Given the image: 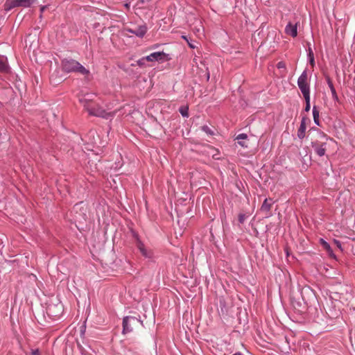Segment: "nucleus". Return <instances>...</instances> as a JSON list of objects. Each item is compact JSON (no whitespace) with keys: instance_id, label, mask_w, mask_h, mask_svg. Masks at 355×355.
Instances as JSON below:
<instances>
[{"instance_id":"f257e3e1","label":"nucleus","mask_w":355,"mask_h":355,"mask_svg":"<svg viewBox=\"0 0 355 355\" xmlns=\"http://www.w3.org/2000/svg\"><path fill=\"white\" fill-rule=\"evenodd\" d=\"M80 101L83 103L85 110L89 115L103 118H107L110 116V114L107 113L104 110H103L102 107H100L98 103L91 99L84 98L80 99Z\"/></svg>"},{"instance_id":"f03ea898","label":"nucleus","mask_w":355,"mask_h":355,"mask_svg":"<svg viewBox=\"0 0 355 355\" xmlns=\"http://www.w3.org/2000/svg\"><path fill=\"white\" fill-rule=\"evenodd\" d=\"M61 66L62 70L67 73L76 72L83 75H88L89 73L88 69H86L80 62L73 59L62 60Z\"/></svg>"},{"instance_id":"7ed1b4c3","label":"nucleus","mask_w":355,"mask_h":355,"mask_svg":"<svg viewBox=\"0 0 355 355\" xmlns=\"http://www.w3.org/2000/svg\"><path fill=\"white\" fill-rule=\"evenodd\" d=\"M327 140L328 137L324 132H318L317 139L312 141V146L318 156L322 157L325 155Z\"/></svg>"},{"instance_id":"20e7f679","label":"nucleus","mask_w":355,"mask_h":355,"mask_svg":"<svg viewBox=\"0 0 355 355\" xmlns=\"http://www.w3.org/2000/svg\"><path fill=\"white\" fill-rule=\"evenodd\" d=\"M36 0H7L4 3L5 10H10L15 8H29Z\"/></svg>"},{"instance_id":"39448f33","label":"nucleus","mask_w":355,"mask_h":355,"mask_svg":"<svg viewBox=\"0 0 355 355\" xmlns=\"http://www.w3.org/2000/svg\"><path fill=\"white\" fill-rule=\"evenodd\" d=\"M297 84H298V87L302 92L303 96L310 95V87L308 83V73L306 71H304L298 77V82H297Z\"/></svg>"},{"instance_id":"423d86ee","label":"nucleus","mask_w":355,"mask_h":355,"mask_svg":"<svg viewBox=\"0 0 355 355\" xmlns=\"http://www.w3.org/2000/svg\"><path fill=\"white\" fill-rule=\"evenodd\" d=\"M141 324L140 320L135 317L128 316L123 320V334H127L132 331L133 327H137Z\"/></svg>"},{"instance_id":"0eeeda50","label":"nucleus","mask_w":355,"mask_h":355,"mask_svg":"<svg viewBox=\"0 0 355 355\" xmlns=\"http://www.w3.org/2000/svg\"><path fill=\"white\" fill-rule=\"evenodd\" d=\"M73 209L75 211V219L78 222H83L86 220L88 218L87 215V207L83 203L76 204L73 207Z\"/></svg>"},{"instance_id":"6e6552de","label":"nucleus","mask_w":355,"mask_h":355,"mask_svg":"<svg viewBox=\"0 0 355 355\" xmlns=\"http://www.w3.org/2000/svg\"><path fill=\"white\" fill-rule=\"evenodd\" d=\"M63 311V306L61 304H49L46 308V313L49 316L52 318H59L61 315Z\"/></svg>"},{"instance_id":"1a4fd4ad","label":"nucleus","mask_w":355,"mask_h":355,"mask_svg":"<svg viewBox=\"0 0 355 355\" xmlns=\"http://www.w3.org/2000/svg\"><path fill=\"white\" fill-rule=\"evenodd\" d=\"M285 33L293 37H295L297 36V24H293L289 22L284 30Z\"/></svg>"},{"instance_id":"9d476101","label":"nucleus","mask_w":355,"mask_h":355,"mask_svg":"<svg viewBox=\"0 0 355 355\" xmlns=\"http://www.w3.org/2000/svg\"><path fill=\"white\" fill-rule=\"evenodd\" d=\"M127 31L130 33L135 34V35L137 37H142L144 36L147 31V27L145 25H141L134 28H128Z\"/></svg>"},{"instance_id":"9b49d317","label":"nucleus","mask_w":355,"mask_h":355,"mask_svg":"<svg viewBox=\"0 0 355 355\" xmlns=\"http://www.w3.org/2000/svg\"><path fill=\"white\" fill-rule=\"evenodd\" d=\"M166 57V54L163 52H155L149 55L146 56V61L153 62L155 60H164Z\"/></svg>"},{"instance_id":"f8f14e48","label":"nucleus","mask_w":355,"mask_h":355,"mask_svg":"<svg viewBox=\"0 0 355 355\" xmlns=\"http://www.w3.org/2000/svg\"><path fill=\"white\" fill-rule=\"evenodd\" d=\"M306 129V127L305 118H303L301 121L300 125L298 129V137L300 139H302V138H304Z\"/></svg>"},{"instance_id":"ddd939ff","label":"nucleus","mask_w":355,"mask_h":355,"mask_svg":"<svg viewBox=\"0 0 355 355\" xmlns=\"http://www.w3.org/2000/svg\"><path fill=\"white\" fill-rule=\"evenodd\" d=\"M320 244L322 245L323 248L327 251V252L329 254V256H330L331 257H334L335 255H334V254L333 252V250H332L331 248L326 242L325 240H324L323 239H320Z\"/></svg>"},{"instance_id":"4468645a","label":"nucleus","mask_w":355,"mask_h":355,"mask_svg":"<svg viewBox=\"0 0 355 355\" xmlns=\"http://www.w3.org/2000/svg\"><path fill=\"white\" fill-rule=\"evenodd\" d=\"M272 204V200L270 199H266L261 207V211H270Z\"/></svg>"},{"instance_id":"2eb2a0df","label":"nucleus","mask_w":355,"mask_h":355,"mask_svg":"<svg viewBox=\"0 0 355 355\" xmlns=\"http://www.w3.org/2000/svg\"><path fill=\"white\" fill-rule=\"evenodd\" d=\"M319 116H320V112L319 111L317 110L316 107L315 106H313V121L315 122V123L318 125H320V120H319Z\"/></svg>"},{"instance_id":"dca6fc26","label":"nucleus","mask_w":355,"mask_h":355,"mask_svg":"<svg viewBox=\"0 0 355 355\" xmlns=\"http://www.w3.org/2000/svg\"><path fill=\"white\" fill-rule=\"evenodd\" d=\"M8 69V65L6 62V59L4 58H0V71L4 72Z\"/></svg>"},{"instance_id":"f3484780","label":"nucleus","mask_w":355,"mask_h":355,"mask_svg":"<svg viewBox=\"0 0 355 355\" xmlns=\"http://www.w3.org/2000/svg\"><path fill=\"white\" fill-rule=\"evenodd\" d=\"M137 246L144 256H145L146 257H147V256H148V253L147 250L145 249L144 243H142L141 241H138Z\"/></svg>"},{"instance_id":"a211bd4d","label":"nucleus","mask_w":355,"mask_h":355,"mask_svg":"<svg viewBox=\"0 0 355 355\" xmlns=\"http://www.w3.org/2000/svg\"><path fill=\"white\" fill-rule=\"evenodd\" d=\"M328 85H329V87L330 89H331L333 98H335V99H337L338 98V95H337L336 89L334 88L332 83L329 80H328Z\"/></svg>"},{"instance_id":"6ab92c4d","label":"nucleus","mask_w":355,"mask_h":355,"mask_svg":"<svg viewBox=\"0 0 355 355\" xmlns=\"http://www.w3.org/2000/svg\"><path fill=\"white\" fill-rule=\"evenodd\" d=\"M304 98L306 101V106H305L304 110H305V112H308L311 110V103H310L311 97H310V95H309V96H304Z\"/></svg>"},{"instance_id":"aec40b11","label":"nucleus","mask_w":355,"mask_h":355,"mask_svg":"<svg viewBox=\"0 0 355 355\" xmlns=\"http://www.w3.org/2000/svg\"><path fill=\"white\" fill-rule=\"evenodd\" d=\"M309 56L310 58L311 64L312 66H313V64H314V57H313V51L311 50V49H309Z\"/></svg>"},{"instance_id":"412c9836","label":"nucleus","mask_w":355,"mask_h":355,"mask_svg":"<svg viewBox=\"0 0 355 355\" xmlns=\"http://www.w3.org/2000/svg\"><path fill=\"white\" fill-rule=\"evenodd\" d=\"M248 138V135L245 133H241V134H239V135L236 136V139L237 141H239V140H246Z\"/></svg>"},{"instance_id":"4be33fe9","label":"nucleus","mask_w":355,"mask_h":355,"mask_svg":"<svg viewBox=\"0 0 355 355\" xmlns=\"http://www.w3.org/2000/svg\"><path fill=\"white\" fill-rule=\"evenodd\" d=\"M202 130L208 135H213V131L207 126H203Z\"/></svg>"},{"instance_id":"5701e85b","label":"nucleus","mask_w":355,"mask_h":355,"mask_svg":"<svg viewBox=\"0 0 355 355\" xmlns=\"http://www.w3.org/2000/svg\"><path fill=\"white\" fill-rule=\"evenodd\" d=\"M145 61H146V57H143L137 61V64L140 67L144 66Z\"/></svg>"},{"instance_id":"b1692460","label":"nucleus","mask_w":355,"mask_h":355,"mask_svg":"<svg viewBox=\"0 0 355 355\" xmlns=\"http://www.w3.org/2000/svg\"><path fill=\"white\" fill-rule=\"evenodd\" d=\"M180 113L183 116H188V110L187 108H181L180 110Z\"/></svg>"},{"instance_id":"393cba45","label":"nucleus","mask_w":355,"mask_h":355,"mask_svg":"<svg viewBox=\"0 0 355 355\" xmlns=\"http://www.w3.org/2000/svg\"><path fill=\"white\" fill-rule=\"evenodd\" d=\"M245 140H239L238 141V144L241 145L242 147H248V145L244 141Z\"/></svg>"},{"instance_id":"a878e982","label":"nucleus","mask_w":355,"mask_h":355,"mask_svg":"<svg viewBox=\"0 0 355 355\" xmlns=\"http://www.w3.org/2000/svg\"><path fill=\"white\" fill-rule=\"evenodd\" d=\"M277 67L279 69L285 68V64L283 61L279 62L277 64Z\"/></svg>"},{"instance_id":"bb28decb","label":"nucleus","mask_w":355,"mask_h":355,"mask_svg":"<svg viewBox=\"0 0 355 355\" xmlns=\"http://www.w3.org/2000/svg\"><path fill=\"white\" fill-rule=\"evenodd\" d=\"M32 355H40V351L38 349L32 350Z\"/></svg>"},{"instance_id":"cd10ccee","label":"nucleus","mask_w":355,"mask_h":355,"mask_svg":"<svg viewBox=\"0 0 355 355\" xmlns=\"http://www.w3.org/2000/svg\"><path fill=\"white\" fill-rule=\"evenodd\" d=\"M187 44H188V45H189L191 48H192L193 49H194V48H196V45L194 43H193V42H190L189 41L187 42Z\"/></svg>"},{"instance_id":"c85d7f7f","label":"nucleus","mask_w":355,"mask_h":355,"mask_svg":"<svg viewBox=\"0 0 355 355\" xmlns=\"http://www.w3.org/2000/svg\"><path fill=\"white\" fill-rule=\"evenodd\" d=\"M239 220H240L241 223L243 222V216H242V215L239 216Z\"/></svg>"},{"instance_id":"c756f323","label":"nucleus","mask_w":355,"mask_h":355,"mask_svg":"<svg viewBox=\"0 0 355 355\" xmlns=\"http://www.w3.org/2000/svg\"><path fill=\"white\" fill-rule=\"evenodd\" d=\"M46 9V7L45 6H43L41 8V12H43L44 11V10Z\"/></svg>"},{"instance_id":"7c9ffc66","label":"nucleus","mask_w":355,"mask_h":355,"mask_svg":"<svg viewBox=\"0 0 355 355\" xmlns=\"http://www.w3.org/2000/svg\"><path fill=\"white\" fill-rule=\"evenodd\" d=\"M232 355H243V354L242 353H241V352H237V353H235V354H234Z\"/></svg>"},{"instance_id":"2f4dec72","label":"nucleus","mask_w":355,"mask_h":355,"mask_svg":"<svg viewBox=\"0 0 355 355\" xmlns=\"http://www.w3.org/2000/svg\"><path fill=\"white\" fill-rule=\"evenodd\" d=\"M182 38H183V39H184V40H186V41H187V42H189V40H188V39L187 38V37H186V36H183V37H182Z\"/></svg>"},{"instance_id":"473e14b6","label":"nucleus","mask_w":355,"mask_h":355,"mask_svg":"<svg viewBox=\"0 0 355 355\" xmlns=\"http://www.w3.org/2000/svg\"><path fill=\"white\" fill-rule=\"evenodd\" d=\"M125 7H126L127 8H130V6H128V3H126V4H125Z\"/></svg>"}]
</instances>
